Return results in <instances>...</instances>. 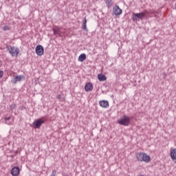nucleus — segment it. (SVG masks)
Segmentation results:
<instances>
[{
    "mask_svg": "<svg viewBox=\"0 0 176 176\" xmlns=\"http://www.w3.org/2000/svg\"><path fill=\"white\" fill-rule=\"evenodd\" d=\"M6 49L12 57H17L20 53V49L14 46L8 45L6 47Z\"/></svg>",
    "mask_w": 176,
    "mask_h": 176,
    "instance_id": "f257e3e1",
    "label": "nucleus"
},
{
    "mask_svg": "<svg viewBox=\"0 0 176 176\" xmlns=\"http://www.w3.org/2000/svg\"><path fill=\"white\" fill-rule=\"evenodd\" d=\"M136 157L139 162H145L146 163L151 162V157L145 153H138Z\"/></svg>",
    "mask_w": 176,
    "mask_h": 176,
    "instance_id": "f03ea898",
    "label": "nucleus"
},
{
    "mask_svg": "<svg viewBox=\"0 0 176 176\" xmlns=\"http://www.w3.org/2000/svg\"><path fill=\"white\" fill-rule=\"evenodd\" d=\"M146 16V12H140V13L133 12L132 13V20L134 22H137V21H138V20H144V19H145Z\"/></svg>",
    "mask_w": 176,
    "mask_h": 176,
    "instance_id": "7ed1b4c3",
    "label": "nucleus"
},
{
    "mask_svg": "<svg viewBox=\"0 0 176 176\" xmlns=\"http://www.w3.org/2000/svg\"><path fill=\"white\" fill-rule=\"evenodd\" d=\"M118 123L121 126H129L130 123H131V120L130 117L124 115L118 120Z\"/></svg>",
    "mask_w": 176,
    "mask_h": 176,
    "instance_id": "20e7f679",
    "label": "nucleus"
},
{
    "mask_svg": "<svg viewBox=\"0 0 176 176\" xmlns=\"http://www.w3.org/2000/svg\"><path fill=\"white\" fill-rule=\"evenodd\" d=\"M45 123V117L34 120L32 123L34 129H41V126Z\"/></svg>",
    "mask_w": 176,
    "mask_h": 176,
    "instance_id": "39448f33",
    "label": "nucleus"
},
{
    "mask_svg": "<svg viewBox=\"0 0 176 176\" xmlns=\"http://www.w3.org/2000/svg\"><path fill=\"white\" fill-rule=\"evenodd\" d=\"M43 53H45L43 46H42L41 45H38L36 47V54H37V56H43Z\"/></svg>",
    "mask_w": 176,
    "mask_h": 176,
    "instance_id": "423d86ee",
    "label": "nucleus"
},
{
    "mask_svg": "<svg viewBox=\"0 0 176 176\" xmlns=\"http://www.w3.org/2000/svg\"><path fill=\"white\" fill-rule=\"evenodd\" d=\"M23 79H24V76H21V75L16 76L14 78L12 79L11 82L14 85H16V83H17V82H21V80H23Z\"/></svg>",
    "mask_w": 176,
    "mask_h": 176,
    "instance_id": "0eeeda50",
    "label": "nucleus"
},
{
    "mask_svg": "<svg viewBox=\"0 0 176 176\" xmlns=\"http://www.w3.org/2000/svg\"><path fill=\"white\" fill-rule=\"evenodd\" d=\"M11 174L13 176H19L20 175V168L19 166H14L11 170Z\"/></svg>",
    "mask_w": 176,
    "mask_h": 176,
    "instance_id": "6e6552de",
    "label": "nucleus"
},
{
    "mask_svg": "<svg viewBox=\"0 0 176 176\" xmlns=\"http://www.w3.org/2000/svg\"><path fill=\"white\" fill-rule=\"evenodd\" d=\"M113 13L115 14V16H120V14H122V9H120V8H119V6L116 5L113 8Z\"/></svg>",
    "mask_w": 176,
    "mask_h": 176,
    "instance_id": "1a4fd4ad",
    "label": "nucleus"
},
{
    "mask_svg": "<svg viewBox=\"0 0 176 176\" xmlns=\"http://www.w3.org/2000/svg\"><path fill=\"white\" fill-rule=\"evenodd\" d=\"M3 120H5L6 124H8L9 126L13 124V117H5Z\"/></svg>",
    "mask_w": 176,
    "mask_h": 176,
    "instance_id": "9d476101",
    "label": "nucleus"
},
{
    "mask_svg": "<svg viewBox=\"0 0 176 176\" xmlns=\"http://www.w3.org/2000/svg\"><path fill=\"white\" fill-rule=\"evenodd\" d=\"M99 105H100L102 108H108L109 107V102L107 100H100Z\"/></svg>",
    "mask_w": 176,
    "mask_h": 176,
    "instance_id": "9b49d317",
    "label": "nucleus"
},
{
    "mask_svg": "<svg viewBox=\"0 0 176 176\" xmlns=\"http://www.w3.org/2000/svg\"><path fill=\"white\" fill-rule=\"evenodd\" d=\"M52 31L55 36H61V34L60 33V28L58 27L53 28Z\"/></svg>",
    "mask_w": 176,
    "mask_h": 176,
    "instance_id": "f8f14e48",
    "label": "nucleus"
},
{
    "mask_svg": "<svg viewBox=\"0 0 176 176\" xmlns=\"http://www.w3.org/2000/svg\"><path fill=\"white\" fill-rule=\"evenodd\" d=\"M85 91H91L93 90V84L91 82H88L85 86Z\"/></svg>",
    "mask_w": 176,
    "mask_h": 176,
    "instance_id": "ddd939ff",
    "label": "nucleus"
},
{
    "mask_svg": "<svg viewBox=\"0 0 176 176\" xmlns=\"http://www.w3.org/2000/svg\"><path fill=\"white\" fill-rule=\"evenodd\" d=\"M170 158L174 162L176 160V148H173L170 151Z\"/></svg>",
    "mask_w": 176,
    "mask_h": 176,
    "instance_id": "4468645a",
    "label": "nucleus"
},
{
    "mask_svg": "<svg viewBox=\"0 0 176 176\" xmlns=\"http://www.w3.org/2000/svg\"><path fill=\"white\" fill-rule=\"evenodd\" d=\"M86 24H87V19H86V17H84L82 20V27L84 31H87V26Z\"/></svg>",
    "mask_w": 176,
    "mask_h": 176,
    "instance_id": "2eb2a0df",
    "label": "nucleus"
},
{
    "mask_svg": "<svg viewBox=\"0 0 176 176\" xmlns=\"http://www.w3.org/2000/svg\"><path fill=\"white\" fill-rule=\"evenodd\" d=\"M98 78L100 82H104V80H107V76H105L104 74H98Z\"/></svg>",
    "mask_w": 176,
    "mask_h": 176,
    "instance_id": "dca6fc26",
    "label": "nucleus"
},
{
    "mask_svg": "<svg viewBox=\"0 0 176 176\" xmlns=\"http://www.w3.org/2000/svg\"><path fill=\"white\" fill-rule=\"evenodd\" d=\"M86 60V54H81L78 57V61L83 62Z\"/></svg>",
    "mask_w": 176,
    "mask_h": 176,
    "instance_id": "f3484780",
    "label": "nucleus"
},
{
    "mask_svg": "<svg viewBox=\"0 0 176 176\" xmlns=\"http://www.w3.org/2000/svg\"><path fill=\"white\" fill-rule=\"evenodd\" d=\"M106 5L108 9H110L112 8V5H113V3H112V0H106Z\"/></svg>",
    "mask_w": 176,
    "mask_h": 176,
    "instance_id": "a211bd4d",
    "label": "nucleus"
},
{
    "mask_svg": "<svg viewBox=\"0 0 176 176\" xmlns=\"http://www.w3.org/2000/svg\"><path fill=\"white\" fill-rule=\"evenodd\" d=\"M57 175V170H53L52 173L50 174V176H56Z\"/></svg>",
    "mask_w": 176,
    "mask_h": 176,
    "instance_id": "6ab92c4d",
    "label": "nucleus"
},
{
    "mask_svg": "<svg viewBox=\"0 0 176 176\" xmlns=\"http://www.w3.org/2000/svg\"><path fill=\"white\" fill-rule=\"evenodd\" d=\"M3 31H9L10 30V28H9V26H8V25H5L3 28Z\"/></svg>",
    "mask_w": 176,
    "mask_h": 176,
    "instance_id": "aec40b11",
    "label": "nucleus"
},
{
    "mask_svg": "<svg viewBox=\"0 0 176 176\" xmlns=\"http://www.w3.org/2000/svg\"><path fill=\"white\" fill-rule=\"evenodd\" d=\"M14 108H16V104H12L11 105H10V109L11 111H13V109H14Z\"/></svg>",
    "mask_w": 176,
    "mask_h": 176,
    "instance_id": "412c9836",
    "label": "nucleus"
},
{
    "mask_svg": "<svg viewBox=\"0 0 176 176\" xmlns=\"http://www.w3.org/2000/svg\"><path fill=\"white\" fill-rule=\"evenodd\" d=\"M3 76V71L0 70V79Z\"/></svg>",
    "mask_w": 176,
    "mask_h": 176,
    "instance_id": "4be33fe9",
    "label": "nucleus"
},
{
    "mask_svg": "<svg viewBox=\"0 0 176 176\" xmlns=\"http://www.w3.org/2000/svg\"><path fill=\"white\" fill-rule=\"evenodd\" d=\"M56 98H57L58 100H61V95H58V96H56Z\"/></svg>",
    "mask_w": 176,
    "mask_h": 176,
    "instance_id": "5701e85b",
    "label": "nucleus"
},
{
    "mask_svg": "<svg viewBox=\"0 0 176 176\" xmlns=\"http://www.w3.org/2000/svg\"><path fill=\"white\" fill-rule=\"evenodd\" d=\"M166 1H170V0H166Z\"/></svg>",
    "mask_w": 176,
    "mask_h": 176,
    "instance_id": "b1692460",
    "label": "nucleus"
}]
</instances>
